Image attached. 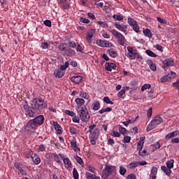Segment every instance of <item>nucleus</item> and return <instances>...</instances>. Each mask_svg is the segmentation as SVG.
Masks as SVG:
<instances>
[{"mask_svg": "<svg viewBox=\"0 0 179 179\" xmlns=\"http://www.w3.org/2000/svg\"><path fill=\"white\" fill-rule=\"evenodd\" d=\"M23 107L26 115L34 118L32 120L38 127H41L44 124V121H45L44 115H39L37 116L38 112L48 107L47 103L43 99L34 98L30 101V105L27 103Z\"/></svg>", "mask_w": 179, "mask_h": 179, "instance_id": "1", "label": "nucleus"}, {"mask_svg": "<svg viewBox=\"0 0 179 179\" xmlns=\"http://www.w3.org/2000/svg\"><path fill=\"white\" fill-rule=\"evenodd\" d=\"M78 114L80 117V120L83 121V122H87L90 120V115L87 111V108L86 106H83L82 108H78L76 109Z\"/></svg>", "mask_w": 179, "mask_h": 179, "instance_id": "2", "label": "nucleus"}, {"mask_svg": "<svg viewBox=\"0 0 179 179\" xmlns=\"http://www.w3.org/2000/svg\"><path fill=\"white\" fill-rule=\"evenodd\" d=\"M115 171H117V167L112 165H106L102 171V178L108 179Z\"/></svg>", "mask_w": 179, "mask_h": 179, "instance_id": "3", "label": "nucleus"}, {"mask_svg": "<svg viewBox=\"0 0 179 179\" xmlns=\"http://www.w3.org/2000/svg\"><path fill=\"white\" fill-rule=\"evenodd\" d=\"M163 122V118L160 116L157 115L152 118L149 124L147 127V131H152V129H155L157 125L162 124Z\"/></svg>", "mask_w": 179, "mask_h": 179, "instance_id": "4", "label": "nucleus"}, {"mask_svg": "<svg viewBox=\"0 0 179 179\" xmlns=\"http://www.w3.org/2000/svg\"><path fill=\"white\" fill-rule=\"evenodd\" d=\"M110 31L113 36L117 38L118 44L122 46L125 45V36H124L121 32H118V31L115 29H110Z\"/></svg>", "mask_w": 179, "mask_h": 179, "instance_id": "5", "label": "nucleus"}, {"mask_svg": "<svg viewBox=\"0 0 179 179\" xmlns=\"http://www.w3.org/2000/svg\"><path fill=\"white\" fill-rule=\"evenodd\" d=\"M127 51L128 52L126 54L127 58H129L130 59H136V55H138V50L136 49L128 46Z\"/></svg>", "mask_w": 179, "mask_h": 179, "instance_id": "6", "label": "nucleus"}, {"mask_svg": "<svg viewBox=\"0 0 179 179\" xmlns=\"http://www.w3.org/2000/svg\"><path fill=\"white\" fill-rule=\"evenodd\" d=\"M37 124L35 123L34 120L33 119L29 120L25 125V131L27 132H30V131H34L36 128H37Z\"/></svg>", "mask_w": 179, "mask_h": 179, "instance_id": "7", "label": "nucleus"}, {"mask_svg": "<svg viewBox=\"0 0 179 179\" xmlns=\"http://www.w3.org/2000/svg\"><path fill=\"white\" fill-rule=\"evenodd\" d=\"M29 156H30L31 159L33 161V163L35 164L36 166H38L39 163H41V159H40V157H38L37 154L34 153L33 150H29Z\"/></svg>", "mask_w": 179, "mask_h": 179, "instance_id": "8", "label": "nucleus"}, {"mask_svg": "<svg viewBox=\"0 0 179 179\" xmlns=\"http://www.w3.org/2000/svg\"><path fill=\"white\" fill-rule=\"evenodd\" d=\"M162 66L164 69H166V68H170V66H174V59L172 58L166 59L162 62Z\"/></svg>", "mask_w": 179, "mask_h": 179, "instance_id": "9", "label": "nucleus"}, {"mask_svg": "<svg viewBox=\"0 0 179 179\" xmlns=\"http://www.w3.org/2000/svg\"><path fill=\"white\" fill-rule=\"evenodd\" d=\"M96 44L99 47H103V48H109V47H114V45L111 43L110 41H107L105 40H97L96 41Z\"/></svg>", "mask_w": 179, "mask_h": 179, "instance_id": "10", "label": "nucleus"}, {"mask_svg": "<svg viewBox=\"0 0 179 179\" xmlns=\"http://www.w3.org/2000/svg\"><path fill=\"white\" fill-rule=\"evenodd\" d=\"M115 27L120 30V31H123V33H127V29H128V25L125 24H122V25L117 23L115 24Z\"/></svg>", "mask_w": 179, "mask_h": 179, "instance_id": "11", "label": "nucleus"}, {"mask_svg": "<svg viewBox=\"0 0 179 179\" xmlns=\"http://www.w3.org/2000/svg\"><path fill=\"white\" fill-rule=\"evenodd\" d=\"M116 68L117 65H115V64L114 63L106 62L105 64V69H106V71H108L109 72H111L113 69H115Z\"/></svg>", "mask_w": 179, "mask_h": 179, "instance_id": "12", "label": "nucleus"}, {"mask_svg": "<svg viewBox=\"0 0 179 179\" xmlns=\"http://www.w3.org/2000/svg\"><path fill=\"white\" fill-rule=\"evenodd\" d=\"M75 103L77 106V108H82L85 106V99L82 98H76L75 99Z\"/></svg>", "mask_w": 179, "mask_h": 179, "instance_id": "13", "label": "nucleus"}, {"mask_svg": "<svg viewBox=\"0 0 179 179\" xmlns=\"http://www.w3.org/2000/svg\"><path fill=\"white\" fill-rule=\"evenodd\" d=\"M82 79H83V78L81 76H74L70 78L71 82H73V83H76V85H79V83L82 82Z\"/></svg>", "mask_w": 179, "mask_h": 179, "instance_id": "14", "label": "nucleus"}, {"mask_svg": "<svg viewBox=\"0 0 179 179\" xmlns=\"http://www.w3.org/2000/svg\"><path fill=\"white\" fill-rule=\"evenodd\" d=\"M93 33H94V29H91L90 32H88L86 36V40L88 44H92L93 43Z\"/></svg>", "mask_w": 179, "mask_h": 179, "instance_id": "15", "label": "nucleus"}, {"mask_svg": "<svg viewBox=\"0 0 179 179\" xmlns=\"http://www.w3.org/2000/svg\"><path fill=\"white\" fill-rule=\"evenodd\" d=\"M54 75L56 78H59V79H61L64 75H65V71H62L59 69H56L54 71Z\"/></svg>", "mask_w": 179, "mask_h": 179, "instance_id": "16", "label": "nucleus"}, {"mask_svg": "<svg viewBox=\"0 0 179 179\" xmlns=\"http://www.w3.org/2000/svg\"><path fill=\"white\" fill-rule=\"evenodd\" d=\"M63 163L67 170H71V169H72V162H71V159H69V158H66V159H64Z\"/></svg>", "mask_w": 179, "mask_h": 179, "instance_id": "17", "label": "nucleus"}, {"mask_svg": "<svg viewBox=\"0 0 179 179\" xmlns=\"http://www.w3.org/2000/svg\"><path fill=\"white\" fill-rule=\"evenodd\" d=\"M53 127L57 134H59V135H61V134H62V127H61V125H59L58 122H53Z\"/></svg>", "mask_w": 179, "mask_h": 179, "instance_id": "18", "label": "nucleus"}, {"mask_svg": "<svg viewBox=\"0 0 179 179\" xmlns=\"http://www.w3.org/2000/svg\"><path fill=\"white\" fill-rule=\"evenodd\" d=\"M107 54L110 55L112 58L117 57V55H118V53L117 52V50L115 49L110 48L107 50Z\"/></svg>", "mask_w": 179, "mask_h": 179, "instance_id": "19", "label": "nucleus"}, {"mask_svg": "<svg viewBox=\"0 0 179 179\" xmlns=\"http://www.w3.org/2000/svg\"><path fill=\"white\" fill-rule=\"evenodd\" d=\"M99 129L96 128L93 131L90 132V138H93L94 139H97L99 138Z\"/></svg>", "mask_w": 179, "mask_h": 179, "instance_id": "20", "label": "nucleus"}, {"mask_svg": "<svg viewBox=\"0 0 179 179\" xmlns=\"http://www.w3.org/2000/svg\"><path fill=\"white\" fill-rule=\"evenodd\" d=\"M157 175V168L153 166L151 169V173L150 175V179H156Z\"/></svg>", "mask_w": 179, "mask_h": 179, "instance_id": "21", "label": "nucleus"}, {"mask_svg": "<svg viewBox=\"0 0 179 179\" xmlns=\"http://www.w3.org/2000/svg\"><path fill=\"white\" fill-rule=\"evenodd\" d=\"M129 89V87H123L122 89L117 93V97L122 99V96L125 94L127 90Z\"/></svg>", "mask_w": 179, "mask_h": 179, "instance_id": "22", "label": "nucleus"}, {"mask_svg": "<svg viewBox=\"0 0 179 179\" xmlns=\"http://www.w3.org/2000/svg\"><path fill=\"white\" fill-rule=\"evenodd\" d=\"M100 107L101 105L99 101H96L92 104V108L94 111H99V110H100Z\"/></svg>", "mask_w": 179, "mask_h": 179, "instance_id": "23", "label": "nucleus"}, {"mask_svg": "<svg viewBox=\"0 0 179 179\" xmlns=\"http://www.w3.org/2000/svg\"><path fill=\"white\" fill-rule=\"evenodd\" d=\"M178 135V131H174L173 132H171L169 134H168L166 136H165V139H171L173 138H174V136H177Z\"/></svg>", "mask_w": 179, "mask_h": 179, "instance_id": "24", "label": "nucleus"}, {"mask_svg": "<svg viewBox=\"0 0 179 179\" xmlns=\"http://www.w3.org/2000/svg\"><path fill=\"white\" fill-rule=\"evenodd\" d=\"M65 55L67 57H72L73 55H75L76 52L72 48H69L65 50Z\"/></svg>", "mask_w": 179, "mask_h": 179, "instance_id": "25", "label": "nucleus"}, {"mask_svg": "<svg viewBox=\"0 0 179 179\" xmlns=\"http://www.w3.org/2000/svg\"><path fill=\"white\" fill-rule=\"evenodd\" d=\"M80 97L85 99V100H89L90 99V95L87 94L86 92L81 90L80 92Z\"/></svg>", "mask_w": 179, "mask_h": 179, "instance_id": "26", "label": "nucleus"}, {"mask_svg": "<svg viewBox=\"0 0 179 179\" xmlns=\"http://www.w3.org/2000/svg\"><path fill=\"white\" fill-rule=\"evenodd\" d=\"M148 65H149L151 71H153V72H156V71H157V67L156 66V64H155V63H153V61L149 60Z\"/></svg>", "mask_w": 179, "mask_h": 179, "instance_id": "27", "label": "nucleus"}, {"mask_svg": "<svg viewBox=\"0 0 179 179\" xmlns=\"http://www.w3.org/2000/svg\"><path fill=\"white\" fill-rule=\"evenodd\" d=\"M161 170H162V171H164L166 176H170V174H171V169L166 166H161Z\"/></svg>", "mask_w": 179, "mask_h": 179, "instance_id": "28", "label": "nucleus"}, {"mask_svg": "<svg viewBox=\"0 0 179 179\" xmlns=\"http://www.w3.org/2000/svg\"><path fill=\"white\" fill-rule=\"evenodd\" d=\"M143 34L145 36V37H148V38H152L153 34H152V31L149 29H145L143 30Z\"/></svg>", "mask_w": 179, "mask_h": 179, "instance_id": "29", "label": "nucleus"}, {"mask_svg": "<svg viewBox=\"0 0 179 179\" xmlns=\"http://www.w3.org/2000/svg\"><path fill=\"white\" fill-rule=\"evenodd\" d=\"M110 111H113V108H102L99 110V114H104V113H110Z\"/></svg>", "mask_w": 179, "mask_h": 179, "instance_id": "30", "label": "nucleus"}, {"mask_svg": "<svg viewBox=\"0 0 179 179\" xmlns=\"http://www.w3.org/2000/svg\"><path fill=\"white\" fill-rule=\"evenodd\" d=\"M69 132L71 134V135H78V134H79V130L73 127H69Z\"/></svg>", "mask_w": 179, "mask_h": 179, "instance_id": "31", "label": "nucleus"}, {"mask_svg": "<svg viewBox=\"0 0 179 179\" xmlns=\"http://www.w3.org/2000/svg\"><path fill=\"white\" fill-rule=\"evenodd\" d=\"M68 66H69V62H66L64 63V64L61 65L60 68H59V69H60V71L65 72V71L66 70V68H68Z\"/></svg>", "mask_w": 179, "mask_h": 179, "instance_id": "32", "label": "nucleus"}, {"mask_svg": "<svg viewBox=\"0 0 179 179\" xmlns=\"http://www.w3.org/2000/svg\"><path fill=\"white\" fill-rule=\"evenodd\" d=\"M74 159L76 160V162H77V163H78V164H80L81 166L85 164V163L83 162V159H82V158L78 155L74 156Z\"/></svg>", "mask_w": 179, "mask_h": 179, "instance_id": "33", "label": "nucleus"}, {"mask_svg": "<svg viewBox=\"0 0 179 179\" xmlns=\"http://www.w3.org/2000/svg\"><path fill=\"white\" fill-rule=\"evenodd\" d=\"M145 54H147V55H148L149 57H152V58H156V57H157V55H156L150 50H145Z\"/></svg>", "mask_w": 179, "mask_h": 179, "instance_id": "34", "label": "nucleus"}, {"mask_svg": "<svg viewBox=\"0 0 179 179\" xmlns=\"http://www.w3.org/2000/svg\"><path fill=\"white\" fill-rule=\"evenodd\" d=\"M53 157L55 162H57L58 164H61L62 163V161L59 159V156L57 153L53 154Z\"/></svg>", "mask_w": 179, "mask_h": 179, "instance_id": "35", "label": "nucleus"}, {"mask_svg": "<svg viewBox=\"0 0 179 179\" xmlns=\"http://www.w3.org/2000/svg\"><path fill=\"white\" fill-rule=\"evenodd\" d=\"M132 29L134 31H135L136 33H141V29L139 27V24H138V22L134 24V26H132Z\"/></svg>", "mask_w": 179, "mask_h": 179, "instance_id": "36", "label": "nucleus"}, {"mask_svg": "<svg viewBox=\"0 0 179 179\" xmlns=\"http://www.w3.org/2000/svg\"><path fill=\"white\" fill-rule=\"evenodd\" d=\"M170 80V77L168 75L164 76L160 78L161 83H166V82H169Z\"/></svg>", "mask_w": 179, "mask_h": 179, "instance_id": "37", "label": "nucleus"}, {"mask_svg": "<svg viewBox=\"0 0 179 179\" xmlns=\"http://www.w3.org/2000/svg\"><path fill=\"white\" fill-rule=\"evenodd\" d=\"M119 173L120 176H125L127 173V169H125L124 166H120Z\"/></svg>", "mask_w": 179, "mask_h": 179, "instance_id": "38", "label": "nucleus"}, {"mask_svg": "<svg viewBox=\"0 0 179 179\" xmlns=\"http://www.w3.org/2000/svg\"><path fill=\"white\" fill-rule=\"evenodd\" d=\"M103 101L104 103H106V104H114V102H113V101H111V99H110V97L108 96H105L103 97Z\"/></svg>", "mask_w": 179, "mask_h": 179, "instance_id": "39", "label": "nucleus"}, {"mask_svg": "<svg viewBox=\"0 0 179 179\" xmlns=\"http://www.w3.org/2000/svg\"><path fill=\"white\" fill-rule=\"evenodd\" d=\"M166 167H168V169H173V167H174V160L173 159H171L170 161H169L166 163Z\"/></svg>", "mask_w": 179, "mask_h": 179, "instance_id": "40", "label": "nucleus"}, {"mask_svg": "<svg viewBox=\"0 0 179 179\" xmlns=\"http://www.w3.org/2000/svg\"><path fill=\"white\" fill-rule=\"evenodd\" d=\"M138 163L136 162H133L130 164H129V169H136V167H138Z\"/></svg>", "mask_w": 179, "mask_h": 179, "instance_id": "41", "label": "nucleus"}, {"mask_svg": "<svg viewBox=\"0 0 179 179\" xmlns=\"http://www.w3.org/2000/svg\"><path fill=\"white\" fill-rule=\"evenodd\" d=\"M113 19H115L118 22H121V20H124V16L121 15H113Z\"/></svg>", "mask_w": 179, "mask_h": 179, "instance_id": "42", "label": "nucleus"}, {"mask_svg": "<svg viewBox=\"0 0 179 179\" xmlns=\"http://www.w3.org/2000/svg\"><path fill=\"white\" fill-rule=\"evenodd\" d=\"M127 22L129 26H134L136 24V23H138L135 20H134V18H131V17H129L127 19Z\"/></svg>", "mask_w": 179, "mask_h": 179, "instance_id": "43", "label": "nucleus"}, {"mask_svg": "<svg viewBox=\"0 0 179 179\" xmlns=\"http://www.w3.org/2000/svg\"><path fill=\"white\" fill-rule=\"evenodd\" d=\"M150 87H152L150 84H144L141 87V92H145V90H148V89H150Z\"/></svg>", "mask_w": 179, "mask_h": 179, "instance_id": "44", "label": "nucleus"}, {"mask_svg": "<svg viewBox=\"0 0 179 179\" xmlns=\"http://www.w3.org/2000/svg\"><path fill=\"white\" fill-rule=\"evenodd\" d=\"M73 176L74 179H79V173L76 168H74L73 170Z\"/></svg>", "mask_w": 179, "mask_h": 179, "instance_id": "45", "label": "nucleus"}, {"mask_svg": "<svg viewBox=\"0 0 179 179\" xmlns=\"http://www.w3.org/2000/svg\"><path fill=\"white\" fill-rule=\"evenodd\" d=\"M64 113L66 114V115H69L70 117H75V115H76V113L69 110H66Z\"/></svg>", "mask_w": 179, "mask_h": 179, "instance_id": "46", "label": "nucleus"}, {"mask_svg": "<svg viewBox=\"0 0 179 179\" xmlns=\"http://www.w3.org/2000/svg\"><path fill=\"white\" fill-rule=\"evenodd\" d=\"M143 143H145V142L141 141L138 142L137 144V150H138V152L142 151V149H143Z\"/></svg>", "mask_w": 179, "mask_h": 179, "instance_id": "47", "label": "nucleus"}, {"mask_svg": "<svg viewBox=\"0 0 179 179\" xmlns=\"http://www.w3.org/2000/svg\"><path fill=\"white\" fill-rule=\"evenodd\" d=\"M80 22H81V23H85V24H89V23H90V20L89 19H87L83 17H81L80 18Z\"/></svg>", "mask_w": 179, "mask_h": 179, "instance_id": "48", "label": "nucleus"}, {"mask_svg": "<svg viewBox=\"0 0 179 179\" xmlns=\"http://www.w3.org/2000/svg\"><path fill=\"white\" fill-rule=\"evenodd\" d=\"M119 132L120 134H122V135H127V129L125 127H119Z\"/></svg>", "mask_w": 179, "mask_h": 179, "instance_id": "49", "label": "nucleus"}, {"mask_svg": "<svg viewBox=\"0 0 179 179\" xmlns=\"http://www.w3.org/2000/svg\"><path fill=\"white\" fill-rule=\"evenodd\" d=\"M41 47L42 50H48V47H50V45L47 42L41 43Z\"/></svg>", "mask_w": 179, "mask_h": 179, "instance_id": "50", "label": "nucleus"}, {"mask_svg": "<svg viewBox=\"0 0 179 179\" xmlns=\"http://www.w3.org/2000/svg\"><path fill=\"white\" fill-rule=\"evenodd\" d=\"M110 135H111V136H114V138H120L121 136V133H120L118 131H113L110 134Z\"/></svg>", "mask_w": 179, "mask_h": 179, "instance_id": "51", "label": "nucleus"}, {"mask_svg": "<svg viewBox=\"0 0 179 179\" xmlns=\"http://www.w3.org/2000/svg\"><path fill=\"white\" fill-rule=\"evenodd\" d=\"M69 47H71V48H76V42L73 41H70L68 43Z\"/></svg>", "mask_w": 179, "mask_h": 179, "instance_id": "52", "label": "nucleus"}, {"mask_svg": "<svg viewBox=\"0 0 179 179\" xmlns=\"http://www.w3.org/2000/svg\"><path fill=\"white\" fill-rule=\"evenodd\" d=\"M122 142H124V143H129V142H131V136H125L122 140Z\"/></svg>", "mask_w": 179, "mask_h": 179, "instance_id": "53", "label": "nucleus"}, {"mask_svg": "<svg viewBox=\"0 0 179 179\" xmlns=\"http://www.w3.org/2000/svg\"><path fill=\"white\" fill-rule=\"evenodd\" d=\"M176 73L173 71H171V73H169L167 76L169 78V80H171V79H174V78H176Z\"/></svg>", "mask_w": 179, "mask_h": 179, "instance_id": "54", "label": "nucleus"}, {"mask_svg": "<svg viewBox=\"0 0 179 179\" xmlns=\"http://www.w3.org/2000/svg\"><path fill=\"white\" fill-rule=\"evenodd\" d=\"M71 146L72 148L78 146V142H76V138H73V139L71 141Z\"/></svg>", "mask_w": 179, "mask_h": 179, "instance_id": "55", "label": "nucleus"}, {"mask_svg": "<svg viewBox=\"0 0 179 179\" xmlns=\"http://www.w3.org/2000/svg\"><path fill=\"white\" fill-rule=\"evenodd\" d=\"M73 117L72 119L73 122L79 124V122L80 121V117L76 116V115H75V116H73Z\"/></svg>", "mask_w": 179, "mask_h": 179, "instance_id": "56", "label": "nucleus"}, {"mask_svg": "<svg viewBox=\"0 0 179 179\" xmlns=\"http://www.w3.org/2000/svg\"><path fill=\"white\" fill-rule=\"evenodd\" d=\"M131 86H132L133 90H136V89H138V82L137 81H133L131 83Z\"/></svg>", "mask_w": 179, "mask_h": 179, "instance_id": "57", "label": "nucleus"}, {"mask_svg": "<svg viewBox=\"0 0 179 179\" xmlns=\"http://www.w3.org/2000/svg\"><path fill=\"white\" fill-rule=\"evenodd\" d=\"M152 114H153V109L152 108H149L148 110L147 111V117L150 118V117H152Z\"/></svg>", "mask_w": 179, "mask_h": 179, "instance_id": "58", "label": "nucleus"}, {"mask_svg": "<svg viewBox=\"0 0 179 179\" xmlns=\"http://www.w3.org/2000/svg\"><path fill=\"white\" fill-rule=\"evenodd\" d=\"M38 150H39V152H44V150H45V145H44L43 144L39 145Z\"/></svg>", "mask_w": 179, "mask_h": 179, "instance_id": "59", "label": "nucleus"}, {"mask_svg": "<svg viewBox=\"0 0 179 179\" xmlns=\"http://www.w3.org/2000/svg\"><path fill=\"white\" fill-rule=\"evenodd\" d=\"M97 24H99L101 27H107V23L103 21H98Z\"/></svg>", "mask_w": 179, "mask_h": 179, "instance_id": "60", "label": "nucleus"}, {"mask_svg": "<svg viewBox=\"0 0 179 179\" xmlns=\"http://www.w3.org/2000/svg\"><path fill=\"white\" fill-rule=\"evenodd\" d=\"M155 48H156V50H157L158 51L163 52V46H162L161 45L157 44L155 46Z\"/></svg>", "mask_w": 179, "mask_h": 179, "instance_id": "61", "label": "nucleus"}, {"mask_svg": "<svg viewBox=\"0 0 179 179\" xmlns=\"http://www.w3.org/2000/svg\"><path fill=\"white\" fill-rule=\"evenodd\" d=\"M126 179H136V175L131 173L127 176Z\"/></svg>", "mask_w": 179, "mask_h": 179, "instance_id": "62", "label": "nucleus"}, {"mask_svg": "<svg viewBox=\"0 0 179 179\" xmlns=\"http://www.w3.org/2000/svg\"><path fill=\"white\" fill-rule=\"evenodd\" d=\"M43 24H45V26H47L48 27H51V22L50 21V20H46L43 22Z\"/></svg>", "mask_w": 179, "mask_h": 179, "instance_id": "63", "label": "nucleus"}, {"mask_svg": "<svg viewBox=\"0 0 179 179\" xmlns=\"http://www.w3.org/2000/svg\"><path fill=\"white\" fill-rule=\"evenodd\" d=\"M173 87L177 89V90H179V80H178L176 83H173Z\"/></svg>", "mask_w": 179, "mask_h": 179, "instance_id": "64", "label": "nucleus"}]
</instances>
